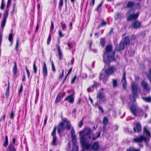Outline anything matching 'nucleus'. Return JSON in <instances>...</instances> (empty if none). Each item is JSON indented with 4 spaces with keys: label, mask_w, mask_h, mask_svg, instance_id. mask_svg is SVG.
<instances>
[{
    "label": "nucleus",
    "mask_w": 151,
    "mask_h": 151,
    "mask_svg": "<svg viewBox=\"0 0 151 151\" xmlns=\"http://www.w3.org/2000/svg\"><path fill=\"white\" fill-rule=\"evenodd\" d=\"M112 46L111 45H107L103 55L104 61L107 64L109 65L111 61H115L116 59L114 58L115 52L112 51Z\"/></svg>",
    "instance_id": "nucleus-1"
},
{
    "label": "nucleus",
    "mask_w": 151,
    "mask_h": 151,
    "mask_svg": "<svg viewBox=\"0 0 151 151\" xmlns=\"http://www.w3.org/2000/svg\"><path fill=\"white\" fill-rule=\"evenodd\" d=\"M62 122H60L57 127V133L58 134H60L61 132L66 128L68 131L70 130L71 124L70 122L68 120L65 118L62 119Z\"/></svg>",
    "instance_id": "nucleus-2"
},
{
    "label": "nucleus",
    "mask_w": 151,
    "mask_h": 151,
    "mask_svg": "<svg viewBox=\"0 0 151 151\" xmlns=\"http://www.w3.org/2000/svg\"><path fill=\"white\" fill-rule=\"evenodd\" d=\"M92 132L91 129L89 127H86L83 130H81L79 132V135L81 137H83L86 139H91L92 137L91 136Z\"/></svg>",
    "instance_id": "nucleus-3"
},
{
    "label": "nucleus",
    "mask_w": 151,
    "mask_h": 151,
    "mask_svg": "<svg viewBox=\"0 0 151 151\" xmlns=\"http://www.w3.org/2000/svg\"><path fill=\"white\" fill-rule=\"evenodd\" d=\"M9 14L4 12L2 20L1 21L0 30V42H1L3 36V32L5 26L6 20Z\"/></svg>",
    "instance_id": "nucleus-4"
},
{
    "label": "nucleus",
    "mask_w": 151,
    "mask_h": 151,
    "mask_svg": "<svg viewBox=\"0 0 151 151\" xmlns=\"http://www.w3.org/2000/svg\"><path fill=\"white\" fill-rule=\"evenodd\" d=\"M84 138L83 137H81V142L82 145V146L83 147V149L84 148L85 150H88L91 147V149L93 151H94V143L91 146V145L90 144L87 143L86 142V139Z\"/></svg>",
    "instance_id": "nucleus-5"
},
{
    "label": "nucleus",
    "mask_w": 151,
    "mask_h": 151,
    "mask_svg": "<svg viewBox=\"0 0 151 151\" xmlns=\"http://www.w3.org/2000/svg\"><path fill=\"white\" fill-rule=\"evenodd\" d=\"M130 110L132 113L135 116H137V112L143 113V110L141 109L138 108L137 104L136 103L132 104Z\"/></svg>",
    "instance_id": "nucleus-6"
},
{
    "label": "nucleus",
    "mask_w": 151,
    "mask_h": 151,
    "mask_svg": "<svg viewBox=\"0 0 151 151\" xmlns=\"http://www.w3.org/2000/svg\"><path fill=\"white\" fill-rule=\"evenodd\" d=\"M56 128L57 127L56 126L54 127L51 134V135L52 137V140L51 144L53 146H55L57 145L58 138L56 135Z\"/></svg>",
    "instance_id": "nucleus-7"
},
{
    "label": "nucleus",
    "mask_w": 151,
    "mask_h": 151,
    "mask_svg": "<svg viewBox=\"0 0 151 151\" xmlns=\"http://www.w3.org/2000/svg\"><path fill=\"white\" fill-rule=\"evenodd\" d=\"M131 88L132 89V92L133 95L134 99L133 101L135 102V97H137V90L138 88V86L136 85L134 83H132L131 85Z\"/></svg>",
    "instance_id": "nucleus-8"
},
{
    "label": "nucleus",
    "mask_w": 151,
    "mask_h": 151,
    "mask_svg": "<svg viewBox=\"0 0 151 151\" xmlns=\"http://www.w3.org/2000/svg\"><path fill=\"white\" fill-rule=\"evenodd\" d=\"M116 70V67L115 66H111L109 67L105 70V72L107 74L111 75L113 74Z\"/></svg>",
    "instance_id": "nucleus-9"
},
{
    "label": "nucleus",
    "mask_w": 151,
    "mask_h": 151,
    "mask_svg": "<svg viewBox=\"0 0 151 151\" xmlns=\"http://www.w3.org/2000/svg\"><path fill=\"white\" fill-rule=\"evenodd\" d=\"M42 73L43 75V77L44 78H46L48 74V71L45 62L43 63L42 66Z\"/></svg>",
    "instance_id": "nucleus-10"
},
{
    "label": "nucleus",
    "mask_w": 151,
    "mask_h": 151,
    "mask_svg": "<svg viewBox=\"0 0 151 151\" xmlns=\"http://www.w3.org/2000/svg\"><path fill=\"white\" fill-rule=\"evenodd\" d=\"M60 41L58 40V42L56 45V47L58 54L59 58L60 60H61L62 59V57L63 56V54L60 48Z\"/></svg>",
    "instance_id": "nucleus-11"
},
{
    "label": "nucleus",
    "mask_w": 151,
    "mask_h": 151,
    "mask_svg": "<svg viewBox=\"0 0 151 151\" xmlns=\"http://www.w3.org/2000/svg\"><path fill=\"white\" fill-rule=\"evenodd\" d=\"M126 73L124 71H123V77L121 81L123 88V89H126L127 88V81L126 78Z\"/></svg>",
    "instance_id": "nucleus-12"
},
{
    "label": "nucleus",
    "mask_w": 151,
    "mask_h": 151,
    "mask_svg": "<svg viewBox=\"0 0 151 151\" xmlns=\"http://www.w3.org/2000/svg\"><path fill=\"white\" fill-rule=\"evenodd\" d=\"M99 78L101 80H102L104 82H105L108 80L109 75L107 74L106 73L102 72L100 74Z\"/></svg>",
    "instance_id": "nucleus-13"
},
{
    "label": "nucleus",
    "mask_w": 151,
    "mask_h": 151,
    "mask_svg": "<svg viewBox=\"0 0 151 151\" xmlns=\"http://www.w3.org/2000/svg\"><path fill=\"white\" fill-rule=\"evenodd\" d=\"M147 138L143 135L140 136L134 139V141L135 142L139 143L142 141L146 142Z\"/></svg>",
    "instance_id": "nucleus-14"
},
{
    "label": "nucleus",
    "mask_w": 151,
    "mask_h": 151,
    "mask_svg": "<svg viewBox=\"0 0 151 151\" xmlns=\"http://www.w3.org/2000/svg\"><path fill=\"white\" fill-rule=\"evenodd\" d=\"M141 23L140 22L135 21L133 22L131 24L130 26L129 27L131 28H133L135 29H137L140 27Z\"/></svg>",
    "instance_id": "nucleus-15"
},
{
    "label": "nucleus",
    "mask_w": 151,
    "mask_h": 151,
    "mask_svg": "<svg viewBox=\"0 0 151 151\" xmlns=\"http://www.w3.org/2000/svg\"><path fill=\"white\" fill-rule=\"evenodd\" d=\"M139 15V13H138L136 14H130L127 17V20L128 21H129L132 20H136L138 17Z\"/></svg>",
    "instance_id": "nucleus-16"
},
{
    "label": "nucleus",
    "mask_w": 151,
    "mask_h": 151,
    "mask_svg": "<svg viewBox=\"0 0 151 151\" xmlns=\"http://www.w3.org/2000/svg\"><path fill=\"white\" fill-rule=\"evenodd\" d=\"M68 101L71 104H73L74 103V99L73 98V93H71L70 95L67 96L64 99V101Z\"/></svg>",
    "instance_id": "nucleus-17"
},
{
    "label": "nucleus",
    "mask_w": 151,
    "mask_h": 151,
    "mask_svg": "<svg viewBox=\"0 0 151 151\" xmlns=\"http://www.w3.org/2000/svg\"><path fill=\"white\" fill-rule=\"evenodd\" d=\"M125 48V45L124 43L121 41L118 45L116 46L115 48V51H119L123 50Z\"/></svg>",
    "instance_id": "nucleus-18"
},
{
    "label": "nucleus",
    "mask_w": 151,
    "mask_h": 151,
    "mask_svg": "<svg viewBox=\"0 0 151 151\" xmlns=\"http://www.w3.org/2000/svg\"><path fill=\"white\" fill-rule=\"evenodd\" d=\"M14 65L13 67L12 71L14 77L16 78L17 77V73L18 69L17 68V63L16 61L14 62Z\"/></svg>",
    "instance_id": "nucleus-19"
},
{
    "label": "nucleus",
    "mask_w": 151,
    "mask_h": 151,
    "mask_svg": "<svg viewBox=\"0 0 151 151\" xmlns=\"http://www.w3.org/2000/svg\"><path fill=\"white\" fill-rule=\"evenodd\" d=\"M97 98L99 99L100 101L104 97L103 89V88H101V89L99 91V93L97 95Z\"/></svg>",
    "instance_id": "nucleus-20"
},
{
    "label": "nucleus",
    "mask_w": 151,
    "mask_h": 151,
    "mask_svg": "<svg viewBox=\"0 0 151 151\" xmlns=\"http://www.w3.org/2000/svg\"><path fill=\"white\" fill-rule=\"evenodd\" d=\"M133 130L135 133L140 132L141 130V126L140 124L139 123H137L136 127H134Z\"/></svg>",
    "instance_id": "nucleus-21"
},
{
    "label": "nucleus",
    "mask_w": 151,
    "mask_h": 151,
    "mask_svg": "<svg viewBox=\"0 0 151 151\" xmlns=\"http://www.w3.org/2000/svg\"><path fill=\"white\" fill-rule=\"evenodd\" d=\"M141 85L145 90H148L150 89V86L144 80L142 82Z\"/></svg>",
    "instance_id": "nucleus-22"
},
{
    "label": "nucleus",
    "mask_w": 151,
    "mask_h": 151,
    "mask_svg": "<svg viewBox=\"0 0 151 151\" xmlns=\"http://www.w3.org/2000/svg\"><path fill=\"white\" fill-rule=\"evenodd\" d=\"M71 137L72 138V141H73V142H75L76 141H77L76 136L75 134V131L73 128H72L71 130Z\"/></svg>",
    "instance_id": "nucleus-23"
},
{
    "label": "nucleus",
    "mask_w": 151,
    "mask_h": 151,
    "mask_svg": "<svg viewBox=\"0 0 151 151\" xmlns=\"http://www.w3.org/2000/svg\"><path fill=\"white\" fill-rule=\"evenodd\" d=\"M72 142L73 144L72 151H78V146L76 145L77 141H76L75 142H73V141Z\"/></svg>",
    "instance_id": "nucleus-24"
},
{
    "label": "nucleus",
    "mask_w": 151,
    "mask_h": 151,
    "mask_svg": "<svg viewBox=\"0 0 151 151\" xmlns=\"http://www.w3.org/2000/svg\"><path fill=\"white\" fill-rule=\"evenodd\" d=\"M62 95V93L61 92H60L58 93L55 101V103H57L61 101Z\"/></svg>",
    "instance_id": "nucleus-25"
},
{
    "label": "nucleus",
    "mask_w": 151,
    "mask_h": 151,
    "mask_svg": "<svg viewBox=\"0 0 151 151\" xmlns=\"http://www.w3.org/2000/svg\"><path fill=\"white\" fill-rule=\"evenodd\" d=\"M143 132L144 133L146 134L147 137H151L150 133L146 126L144 127Z\"/></svg>",
    "instance_id": "nucleus-26"
},
{
    "label": "nucleus",
    "mask_w": 151,
    "mask_h": 151,
    "mask_svg": "<svg viewBox=\"0 0 151 151\" xmlns=\"http://www.w3.org/2000/svg\"><path fill=\"white\" fill-rule=\"evenodd\" d=\"M8 149L9 151H16L17 149L15 147L14 145L11 144H9L8 146Z\"/></svg>",
    "instance_id": "nucleus-27"
},
{
    "label": "nucleus",
    "mask_w": 151,
    "mask_h": 151,
    "mask_svg": "<svg viewBox=\"0 0 151 151\" xmlns=\"http://www.w3.org/2000/svg\"><path fill=\"white\" fill-rule=\"evenodd\" d=\"M134 5V3L132 2H129L126 6L124 4V5L123 8H131Z\"/></svg>",
    "instance_id": "nucleus-28"
},
{
    "label": "nucleus",
    "mask_w": 151,
    "mask_h": 151,
    "mask_svg": "<svg viewBox=\"0 0 151 151\" xmlns=\"http://www.w3.org/2000/svg\"><path fill=\"white\" fill-rule=\"evenodd\" d=\"M11 3V0H8L6 5V9L4 12H5L6 13L9 14V9H8V7L9 6V5H10Z\"/></svg>",
    "instance_id": "nucleus-29"
},
{
    "label": "nucleus",
    "mask_w": 151,
    "mask_h": 151,
    "mask_svg": "<svg viewBox=\"0 0 151 151\" xmlns=\"http://www.w3.org/2000/svg\"><path fill=\"white\" fill-rule=\"evenodd\" d=\"M9 87H10V83L9 81H8V86L7 88L6 89V92L5 93V96L7 98H8L9 95Z\"/></svg>",
    "instance_id": "nucleus-30"
},
{
    "label": "nucleus",
    "mask_w": 151,
    "mask_h": 151,
    "mask_svg": "<svg viewBox=\"0 0 151 151\" xmlns=\"http://www.w3.org/2000/svg\"><path fill=\"white\" fill-rule=\"evenodd\" d=\"M8 136L6 135L5 138V141L4 142L3 146L5 147H6L8 144Z\"/></svg>",
    "instance_id": "nucleus-31"
},
{
    "label": "nucleus",
    "mask_w": 151,
    "mask_h": 151,
    "mask_svg": "<svg viewBox=\"0 0 151 151\" xmlns=\"http://www.w3.org/2000/svg\"><path fill=\"white\" fill-rule=\"evenodd\" d=\"M15 116V111H14V110L13 109H12L11 111L10 116H9V117L10 118L12 119L13 120L14 118V117Z\"/></svg>",
    "instance_id": "nucleus-32"
},
{
    "label": "nucleus",
    "mask_w": 151,
    "mask_h": 151,
    "mask_svg": "<svg viewBox=\"0 0 151 151\" xmlns=\"http://www.w3.org/2000/svg\"><path fill=\"white\" fill-rule=\"evenodd\" d=\"M122 42L124 43V45H129L130 43L129 39L128 37H125L124 39V41Z\"/></svg>",
    "instance_id": "nucleus-33"
},
{
    "label": "nucleus",
    "mask_w": 151,
    "mask_h": 151,
    "mask_svg": "<svg viewBox=\"0 0 151 151\" xmlns=\"http://www.w3.org/2000/svg\"><path fill=\"white\" fill-rule=\"evenodd\" d=\"M100 146L99 143L97 142H95V151H98L100 150Z\"/></svg>",
    "instance_id": "nucleus-34"
},
{
    "label": "nucleus",
    "mask_w": 151,
    "mask_h": 151,
    "mask_svg": "<svg viewBox=\"0 0 151 151\" xmlns=\"http://www.w3.org/2000/svg\"><path fill=\"white\" fill-rule=\"evenodd\" d=\"M33 70L34 73L36 74L37 73V68L35 62H34L33 66Z\"/></svg>",
    "instance_id": "nucleus-35"
},
{
    "label": "nucleus",
    "mask_w": 151,
    "mask_h": 151,
    "mask_svg": "<svg viewBox=\"0 0 151 151\" xmlns=\"http://www.w3.org/2000/svg\"><path fill=\"white\" fill-rule=\"evenodd\" d=\"M13 32H12L10 33L8 37V40L9 41L11 42V43H12L13 42Z\"/></svg>",
    "instance_id": "nucleus-36"
},
{
    "label": "nucleus",
    "mask_w": 151,
    "mask_h": 151,
    "mask_svg": "<svg viewBox=\"0 0 151 151\" xmlns=\"http://www.w3.org/2000/svg\"><path fill=\"white\" fill-rule=\"evenodd\" d=\"M108 118L106 116H104L103 118V123L104 125H106L108 123Z\"/></svg>",
    "instance_id": "nucleus-37"
},
{
    "label": "nucleus",
    "mask_w": 151,
    "mask_h": 151,
    "mask_svg": "<svg viewBox=\"0 0 151 151\" xmlns=\"http://www.w3.org/2000/svg\"><path fill=\"white\" fill-rule=\"evenodd\" d=\"M103 1H102L101 3L99 4L97 6L96 10L98 12H100V10H99V9L101 8V7L102 5L103 4Z\"/></svg>",
    "instance_id": "nucleus-38"
},
{
    "label": "nucleus",
    "mask_w": 151,
    "mask_h": 151,
    "mask_svg": "<svg viewBox=\"0 0 151 151\" xmlns=\"http://www.w3.org/2000/svg\"><path fill=\"white\" fill-rule=\"evenodd\" d=\"M127 151H140V150L136 149L133 147H130L127 150Z\"/></svg>",
    "instance_id": "nucleus-39"
},
{
    "label": "nucleus",
    "mask_w": 151,
    "mask_h": 151,
    "mask_svg": "<svg viewBox=\"0 0 151 151\" xmlns=\"http://www.w3.org/2000/svg\"><path fill=\"white\" fill-rule=\"evenodd\" d=\"M117 79H112V83L113 84V86L114 88L116 87L117 86Z\"/></svg>",
    "instance_id": "nucleus-40"
},
{
    "label": "nucleus",
    "mask_w": 151,
    "mask_h": 151,
    "mask_svg": "<svg viewBox=\"0 0 151 151\" xmlns=\"http://www.w3.org/2000/svg\"><path fill=\"white\" fill-rule=\"evenodd\" d=\"M63 4V0H60L58 5V8L60 10H61V7Z\"/></svg>",
    "instance_id": "nucleus-41"
},
{
    "label": "nucleus",
    "mask_w": 151,
    "mask_h": 151,
    "mask_svg": "<svg viewBox=\"0 0 151 151\" xmlns=\"http://www.w3.org/2000/svg\"><path fill=\"white\" fill-rule=\"evenodd\" d=\"M60 24L62 27V29L63 30H65L66 28V24L64 23L61 22Z\"/></svg>",
    "instance_id": "nucleus-42"
},
{
    "label": "nucleus",
    "mask_w": 151,
    "mask_h": 151,
    "mask_svg": "<svg viewBox=\"0 0 151 151\" xmlns=\"http://www.w3.org/2000/svg\"><path fill=\"white\" fill-rule=\"evenodd\" d=\"M122 15V14L120 13H116L115 16V18L116 19H118L120 18Z\"/></svg>",
    "instance_id": "nucleus-43"
},
{
    "label": "nucleus",
    "mask_w": 151,
    "mask_h": 151,
    "mask_svg": "<svg viewBox=\"0 0 151 151\" xmlns=\"http://www.w3.org/2000/svg\"><path fill=\"white\" fill-rule=\"evenodd\" d=\"M143 99L147 102H150L151 101V97L149 96L146 98H143Z\"/></svg>",
    "instance_id": "nucleus-44"
},
{
    "label": "nucleus",
    "mask_w": 151,
    "mask_h": 151,
    "mask_svg": "<svg viewBox=\"0 0 151 151\" xmlns=\"http://www.w3.org/2000/svg\"><path fill=\"white\" fill-rule=\"evenodd\" d=\"M6 116V113H5L1 117L0 119V122H3L5 120Z\"/></svg>",
    "instance_id": "nucleus-45"
},
{
    "label": "nucleus",
    "mask_w": 151,
    "mask_h": 151,
    "mask_svg": "<svg viewBox=\"0 0 151 151\" xmlns=\"http://www.w3.org/2000/svg\"><path fill=\"white\" fill-rule=\"evenodd\" d=\"M52 70V71L55 73L56 72V69L55 68L53 61L51 62Z\"/></svg>",
    "instance_id": "nucleus-46"
},
{
    "label": "nucleus",
    "mask_w": 151,
    "mask_h": 151,
    "mask_svg": "<svg viewBox=\"0 0 151 151\" xmlns=\"http://www.w3.org/2000/svg\"><path fill=\"white\" fill-rule=\"evenodd\" d=\"M51 35L50 34L48 36V38L47 39V44L48 45H49V44L50 43V42L51 40Z\"/></svg>",
    "instance_id": "nucleus-47"
},
{
    "label": "nucleus",
    "mask_w": 151,
    "mask_h": 151,
    "mask_svg": "<svg viewBox=\"0 0 151 151\" xmlns=\"http://www.w3.org/2000/svg\"><path fill=\"white\" fill-rule=\"evenodd\" d=\"M19 39H17V40L16 44L15 47V50L17 52L18 51V45H19Z\"/></svg>",
    "instance_id": "nucleus-48"
},
{
    "label": "nucleus",
    "mask_w": 151,
    "mask_h": 151,
    "mask_svg": "<svg viewBox=\"0 0 151 151\" xmlns=\"http://www.w3.org/2000/svg\"><path fill=\"white\" fill-rule=\"evenodd\" d=\"M4 0H1V5L0 7V8L1 10H4Z\"/></svg>",
    "instance_id": "nucleus-49"
},
{
    "label": "nucleus",
    "mask_w": 151,
    "mask_h": 151,
    "mask_svg": "<svg viewBox=\"0 0 151 151\" xmlns=\"http://www.w3.org/2000/svg\"><path fill=\"white\" fill-rule=\"evenodd\" d=\"M23 88V85L22 84L20 86V88L19 90L18 93L19 96L20 95L21 93L22 92Z\"/></svg>",
    "instance_id": "nucleus-50"
},
{
    "label": "nucleus",
    "mask_w": 151,
    "mask_h": 151,
    "mask_svg": "<svg viewBox=\"0 0 151 151\" xmlns=\"http://www.w3.org/2000/svg\"><path fill=\"white\" fill-rule=\"evenodd\" d=\"M58 36L60 38L64 37V35L62 33L60 30H58Z\"/></svg>",
    "instance_id": "nucleus-51"
},
{
    "label": "nucleus",
    "mask_w": 151,
    "mask_h": 151,
    "mask_svg": "<svg viewBox=\"0 0 151 151\" xmlns=\"http://www.w3.org/2000/svg\"><path fill=\"white\" fill-rule=\"evenodd\" d=\"M76 78V75H75V76L73 77L71 80V84H73L75 82V81Z\"/></svg>",
    "instance_id": "nucleus-52"
},
{
    "label": "nucleus",
    "mask_w": 151,
    "mask_h": 151,
    "mask_svg": "<svg viewBox=\"0 0 151 151\" xmlns=\"http://www.w3.org/2000/svg\"><path fill=\"white\" fill-rule=\"evenodd\" d=\"M64 76V70L63 69L61 74L59 76L58 78L59 80H60L61 78L63 77Z\"/></svg>",
    "instance_id": "nucleus-53"
},
{
    "label": "nucleus",
    "mask_w": 151,
    "mask_h": 151,
    "mask_svg": "<svg viewBox=\"0 0 151 151\" xmlns=\"http://www.w3.org/2000/svg\"><path fill=\"white\" fill-rule=\"evenodd\" d=\"M94 88V83L92 85V86L88 88L87 91L89 93L91 91V88Z\"/></svg>",
    "instance_id": "nucleus-54"
},
{
    "label": "nucleus",
    "mask_w": 151,
    "mask_h": 151,
    "mask_svg": "<svg viewBox=\"0 0 151 151\" xmlns=\"http://www.w3.org/2000/svg\"><path fill=\"white\" fill-rule=\"evenodd\" d=\"M51 27L50 28V31H52L54 29V24L52 21L51 22Z\"/></svg>",
    "instance_id": "nucleus-55"
},
{
    "label": "nucleus",
    "mask_w": 151,
    "mask_h": 151,
    "mask_svg": "<svg viewBox=\"0 0 151 151\" xmlns=\"http://www.w3.org/2000/svg\"><path fill=\"white\" fill-rule=\"evenodd\" d=\"M100 42L102 44V46H104L105 43V42L104 39H101V40Z\"/></svg>",
    "instance_id": "nucleus-56"
},
{
    "label": "nucleus",
    "mask_w": 151,
    "mask_h": 151,
    "mask_svg": "<svg viewBox=\"0 0 151 151\" xmlns=\"http://www.w3.org/2000/svg\"><path fill=\"white\" fill-rule=\"evenodd\" d=\"M83 124V119L81 120L80 122L78 124V127L79 128H81Z\"/></svg>",
    "instance_id": "nucleus-57"
},
{
    "label": "nucleus",
    "mask_w": 151,
    "mask_h": 151,
    "mask_svg": "<svg viewBox=\"0 0 151 151\" xmlns=\"http://www.w3.org/2000/svg\"><path fill=\"white\" fill-rule=\"evenodd\" d=\"M16 4H13V8L12 12V15L13 16L14 15V13L15 9V8Z\"/></svg>",
    "instance_id": "nucleus-58"
},
{
    "label": "nucleus",
    "mask_w": 151,
    "mask_h": 151,
    "mask_svg": "<svg viewBox=\"0 0 151 151\" xmlns=\"http://www.w3.org/2000/svg\"><path fill=\"white\" fill-rule=\"evenodd\" d=\"M94 4V0H92L90 2V5L91 7H93Z\"/></svg>",
    "instance_id": "nucleus-59"
},
{
    "label": "nucleus",
    "mask_w": 151,
    "mask_h": 151,
    "mask_svg": "<svg viewBox=\"0 0 151 151\" xmlns=\"http://www.w3.org/2000/svg\"><path fill=\"white\" fill-rule=\"evenodd\" d=\"M147 77L150 81H151V75L150 74H147Z\"/></svg>",
    "instance_id": "nucleus-60"
},
{
    "label": "nucleus",
    "mask_w": 151,
    "mask_h": 151,
    "mask_svg": "<svg viewBox=\"0 0 151 151\" xmlns=\"http://www.w3.org/2000/svg\"><path fill=\"white\" fill-rule=\"evenodd\" d=\"M39 28V24H37L36 27L35 29V32H37L38 31Z\"/></svg>",
    "instance_id": "nucleus-61"
},
{
    "label": "nucleus",
    "mask_w": 151,
    "mask_h": 151,
    "mask_svg": "<svg viewBox=\"0 0 151 151\" xmlns=\"http://www.w3.org/2000/svg\"><path fill=\"white\" fill-rule=\"evenodd\" d=\"M72 69L73 68L71 67L68 70V73L66 75L67 76H68L70 73L72 71Z\"/></svg>",
    "instance_id": "nucleus-62"
},
{
    "label": "nucleus",
    "mask_w": 151,
    "mask_h": 151,
    "mask_svg": "<svg viewBox=\"0 0 151 151\" xmlns=\"http://www.w3.org/2000/svg\"><path fill=\"white\" fill-rule=\"evenodd\" d=\"M16 142V139L14 138H13L12 139V143H10V144H12L13 145H14L15 144Z\"/></svg>",
    "instance_id": "nucleus-63"
},
{
    "label": "nucleus",
    "mask_w": 151,
    "mask_h": 151,
    "mask_svg": "<svg viewBox=\"0 0 151 151\" xmlns=\"http://www.w3.org/2000/svg\"><path fill=\"white\" fill-rule=\"evenodd\" d=\"M47 119V116H46L44 120V124L45 126L46 125Z\"/></svg>",
    "instance_id": "nucleus-64"
}]
</instances>
